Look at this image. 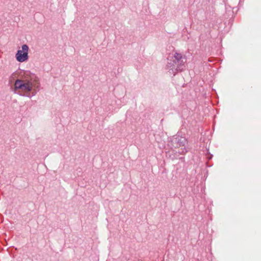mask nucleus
I'll list each match as a JSON object with an SVG mask.
<instances>
[{"label": "nucleus", "instance_id": "f257e3e1", "mask_svg": "<svg viewBox=\"0 0 261 261\" xmlns=\"http://www.w3.org/2000/svg\"><path fill=\"white\" fill-rule=\"evenodd\" d=\"M186 58L181 54L174 53L169 54L167 58L166 69L168 70L167 73L169 75H175L178 71H181L185 68V64Z\"/></svg>", "mask_w": 261, "mask_h": 261}, {"label": "nucleus", "instance_id": "f03ea898", "mask_svg": "<svg viewBox=\"0 0 261 261\" xmlns=\"http://www.w3.org/2000/svg\"><path fill=\"white\" fill-rule=\"evenodd\" d=\"M36 76L30 71H25L24 73L23 80H17L15 82V92L21 95L24 93L30 92L33 88L32 81L35 80Z\"/></svg>", "mask_w": 261, "mask_h": 261}, {"label": "nucleus", "instance_id": "7ed1b4c3", "mask_svg": "<svg viewBox=\"0 0 261 261\" xmlns=\"http://www.w3.org/2000/svg\"><path fill=\"white\" fill-rule=\"evenodd\" d=\"M187 140L185 137L176 135L170 138L168 146L174 153L184 154L187 152Z\"/></svg>", "mask_w": 261, "mask_h": 261}, {"label": "nucleus", "instance_id": "20e7f679", "mask_svg": "<svg viewBox=\"0 0 261 261\" xmlns=\"http://www.w3.org/2000/svg\"><path fill=\"white\" fill-rule=\"evenodd\" d=\"M21 48L22 49L18 50L16 54V59L20 62H23L28 59V46L24 44Z\"/></svg>", "mask_w": 261, "mask_h": 261}, {"label": "nucleus", "instance_id": "39448f33", "mask_svg": "<svg viewBox=\"0 0 261 261\" xmlns=\"http://www.w3.org/2000/svg\"><path fill=\"white\" fill-rule=\"evenodd\" d=\"M169 153H170V151H168V152H166V154H167V155L168 154H169V156L170 157V156H171V155H170V154H169Z\"/></svg>", "mask_w": 261, "mask_h": 261}]
</instances>
